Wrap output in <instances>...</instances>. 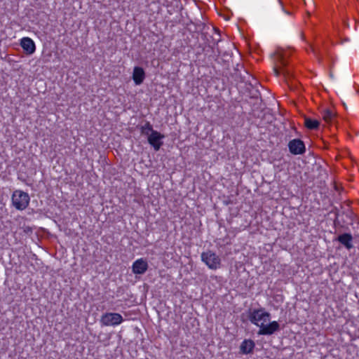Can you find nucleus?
Here are the masks:
<instances>
[{"label": "nucleus", "instance_id": "1", "mask_svg": "<svg viewBox=\"0 0 359 359\" xmlns=\"http://www.w3.org/2000/svg\"><path fill=\"white\" fill-rule=\"evenodd\" d=\"M248 319L259 327V335H271L280 330V325L277 321L270 322L271 314L265 311L264 308L250 311Z\"/></svg>", "mask_w": 359, "mask_h": 359}, {"label": "nucleus", "instance_id": "2", "mask_svg": "<svg viewBox=\"0 0 359 359\" xmlns=\"http://www.w3.org/2000/svg\"><path fill=\"white\" fill-rule=\"evenodd\" d=\"M274 62L275 66L273 67V71L276 76H279L282 74L285 78L290 75V72L285 67L287 65V61L284 58L283 54L279 51L276 50L273 53Z\"/></svg>", "mask_w": 359, "mask_h": 359}, {"label": "nucleus", "instance_id": "3", "mask_svg": "<svg viewBox=\"0 0 359 359\" xmlns=\"http://www.w3.org/2000/svg\"><path fill=\"white\" fill-rule=\"evenodd\" d=\"M12 204L18 210H23L29 203V196L21 190H15L12 194Z\"/></svg>", "mask_w": 359, "mask_h": 359}, {"label": "nucleus", "instance_id": "4", "mask_svg": "<svg viewBox=\"0 0 359 359\" xmlns=\"http://www.w3.org/2000/svg\"><path fill=\"white\" fill-rule=\"evenodd\" d=\"M123 321L122 316L118 313H105L100 319V323L104 326H116Z\"/></svg>", "mask_w": 359, "mask_h": 359}, {"label": "nucleus", "instance_id": "5", "mask_svg": "<svg viewBox=\"0 0 359 359\" xmlns=\"http://www.w3.org/2000/svg\"><path fill=\"white\" fill-rule=\"evenodd\" d=\"M201 259L211 269H217L220 265L219 257L212 251L204 252L201 254Z\"/></svg>", "mask_w": 359, "mask_h": 359}, {"label": "nucleus", "instance_id": "6", "mask_svg": "<svg viewBox=\"0 0 359 359\" xmlns=\"http://www.w3.org/2000/svg\"><path fill=\"white\" fill-rule=\"evenodd\" d=\"M165 137L163 135L156 130L152 132L147 136L148 142L154 147L155 151H158L163 142L162 140Z\"/></svg>", "mask_w": 359, "mask_h": 359}, {"label": "nucleus", "instance_id": "7", "mask_svg": "<svg viewBox=\"0 0 359 359\" xmlns=\"http://www.w3.org/2000/svg\"><path fill=\"white\" fill-rule=\"evenodd\" d=\"M290 152L294 155L303 154L305 151V144L300 139H294L289 142Z\"/></svg>", "mask_w": 359, "mask_h": 359}, {"label": "nucleus", "instance_id": "8", "mask_svg": "<svg viewBox=\"0 0 359 359\" xmlns=\"http://www.w3.org/2000/svg\"><path fill=\"white\" fill-rule=\"evenodd\" d=\"M20 46L27 55H32L36 50L34 41L29 37H24L20 40Z\"/></svg>", "mask_w": 359, "mask_h": 359}, {"label": "nucleus", "instance_id": "9", "mask_svg": "<svg viewBox=\"0 0 359 359\" xmlns=\"http://www.w3.org/2000/svg\"><path fill=\"white\" fill-rule=\"evenodd\" d=\"M147 269L148 264L143 259L136 260L133 264V272L135 274H143Z\"/></svg>", "mask_w": 359, "mask_h": 359}, {"label": "nucleus", "instance_id": "10", "mask_svg": "<svg viewBox=\"0 0 359 359\" xmlns=\"http://www.w3.org/2000/svg\"><path fill=\"white\" fill-rule=\"evenodd\" d=\"M211 31L213 32L215 36H210V39L208 38V35L209 34L208 32H203L201 33L203 39L206 40V43L209 47H211L212 44L217 43L220 41V35L219 32H217V29L213 27L211 29Z\"/></svg>", "mask_w": 359, "mask_h": 359}, {"label": "nucleus", "instance_id": "11", "mask_svg": "<svg viewBox=\"0 0 359 359\" xmlns=\"http://www.w3.org/2000/svg\"><path fill=\"white\" fill-rule=\"evenodd\" d=\"M336 240L348 250H350L353 248V245L352 244L353 236L351 233H341L338 236Z\"/></svg>", "mask_w": 359, "mask_h": 359}, {"label": "nucleus", "instance_id": "12", "mask_svg": "<svg viewBox=\"0 0 359 359\" xmlns=\"http://www.w3.org/2000/svg\"><path fill=\"white\" fill-rule=\"evenodd\" d=\"M145 78V72L143 68L135 67L133 69V79L136 85H140L143 83Z\"/></svg>", "mask_w": 359, "mask_h": 359}, {"label": "nucleus", "instance_id": "13", "mask_svg": "<svg viewBox=\"0 0 359 359\" xmlns=\"http://www.w3.org/2000/svg\"><path fill=\"white\" fill-rule=\"evenodd\" d=\"M255 342L251 339H245L241 346V351L244 354H248L252 352L255 348Z\"/></svg>", "mask_w": 359, "mask_h": 359}, {"label": "nucleus", "instance_id": "14", "mask_svg": "<svg viewBox=\"0 0 359 359\" xmlns=\"http://www.w3.org/2000/svg\"><path fill=\"white\" fill-rule=\"evenodd\" d=\"M304 125L309 130H316L318 128L320 122L318 120L306 117L304 118Z\"/></svg>", "mask_w": 359, "mask_h": 359}, {"label": "nucleus", "instance_id": "15", "mask_svg": "<svg viewBox=\"0 0 359 359\" xmlns=\"http://www.w3.org/2000/svg\"><path fill=\"white\" fill-rule=\"evenodd\" d=\"M140 130L141 134L147 136H148L152 130H154L152 125L149 121H146L144 125L141 126Z\"/></svg>", "mask_w": 359, "mask_h": 359}, {"label": "nucleus", "instance_id": "16", "mask_svg": "<svg viewBox=\"0 0 359 359\" xmlns=\"http://www.w3.org/2000/svg\"><path fill=\"white\" fill-rule=\"evenodd\" d=\"M334 117V114L332 111L330 109H325L323 113V118L324 121L327 123L331 122L333 118Z\"/></svg>", "mask_w": 359, "mask_h": 359}, {"label": "nucleus", "instance_id": "17", "mask_svg": "<svg viewBox=\"0 0 359 359\" xmlns=\"http://www.w3.org/2000/svg\"><path fill=\"white\" fill-rule=\"evenodd\" d=\"M183 10V5L182 2L179 0L175 2V6H173V11L181 12ZM168 13L170 15L172 14V10H168Z\"/></svg>", "mask_w": 359, "mask_h": 359}, {"label": "nucleus", "instance_id": "18", "mask_svg": "<svg viewBox=\"0 0 359 359\" xmlns=\"http://www.w3.org/2000/svg\"><path fill=\"white\" fill-rule=\"evenodd\" d=\"M175 0H164L163 6L170 7Z\"/></svg>", "mask_w": 359, "mask_h": 359}]
</instances>
